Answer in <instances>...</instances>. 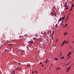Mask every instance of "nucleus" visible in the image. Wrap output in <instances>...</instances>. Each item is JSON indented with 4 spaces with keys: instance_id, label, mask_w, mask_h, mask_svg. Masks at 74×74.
<instances>
[{
    "instance_id": "nucleus-36",
    "label": "nucleus",
    "mask_w": 74,
    "mask_h": 74,
    "mask_svg": "<svg viewBox=\"0 0 74 74\" xmlns=\"http://www.w3.org/2000/svg\"><path fill=\"white\" fill-rule=\"evenodd\" d=\"M8 52H10V50H8Z\"/></svg>"
},
{
    "instance_id": "nucleus-55",
    "label": "nucleus",
    "mask_w": 74,
    "mask_h": 74,
    "mask_svg": "<svg viewBox=\"0 0 74 74\" xmlns=\"http://www.w3.org/2000/svg\"><path fill=\"white\" fill-rule=\"evenodd\" d=\"M62 26H64V25H62Z\"/></svg>"
},
{
    "instance_id": "nucleus-18",
    "label": "nucleus",
    "mask_w": 74,
    "mask_h": 74,
    "mask_svg": "<svg viewBox=\"0 0 74 74\" xmlns=\"http://www.w3.org/2000/svg\"><path fill=\"white\" fill-rule=\"evenodd\" d=\"M11 45H12V44H10L9 45V46H11Z\"/></svg>"
},
{
    "instance_id": "nucleus-7",
    "label": "nucleus",
    "mask_w": 74,
    "mask_h": 74,
    "mask_svg": "<svg viewBox=\"0 0 74 74\" xmlns=\"http://www.w3.org/2000/svg\"><path fill=\"white\" fill-rule=\"evenodd\" d=\"M73 8H71L70 9V10L69 11H71L72 10H73Z\"/></svg>"
},
{
    "instance_id": "nucleus-10",
    "label": "nucleus",
    "mask_w": 74,
    "mask_h": 74,
    "mask_svg": "<svg viewBox=\"0 0 74 74\" xmlns=\"http://www.w3.org/2000/svg\"><path fill=\"white\" fill-rule=\"evenodd\" d=\"M62 20V18H60L59 20V21H61Z\"/></svg>"
},
{
    "instance_id": "nucleus-43",
    "label": "nucleus",
    "mask_w": 74,
    "mask_h": 74,
    "mask_svg": "<svg viewBox=\"0 0 74 74\" xmlns=\"http://www.w3.org/2000/svg\"><path fill=\"white\" fill-rule=\"evenodd\" d=\"M34 40H36V38H34Z\"/></svg>"
},
{
    "instance_id": "nucleus-21",
    "label": "nucleus",
    "mask_w": 74,
    "mask_h": 74,
    "mask_svg": "<svg viewBox=\"0 0 74 74\" xmlns=\"http://www.w3.org/2000/svg\"><path fill=\"white\" fill-rule=\"evenodd\" d=\"M60 69V68H58L57 69V70H59Z\"/></svg>"
},
{
    "instance_id": "nucleus-2",
    "label": "nucleus",
    "mask_w": 74,
    "mask_h": 74,
    "mask_svg": "<svg viewBox=\"0 0 74 74\" xmlns=\"http://www.w3.org/2000/svg\"><path fill=\"white\" fill-rule=\"evenodd\" d=\"M54 59H55V60H58V58H54Z\"/></svg>"
},
{
    "instance_id": "nucleus-46",
    "label": "nucleus",
    "mask_w": 74,
    "mask_h": 74,
    "mask_svg": "<svg viewBox=\"0 0 74 74\" xmlns=\"http://www.w3.org/2000/svg\"><path fill=\"white\" fill-rule=\"evenodd\" d=\"M32 43V42H30V43H29L30 44H31Z\"/></svg>"
},
{
    "instance_id": "nucleus-59",
    "label": "nucleus",
    "mask_w": 74,
    "mask_h": 74,
    "mask_svg": "<svg viewBox=\"0 0 74 74\" xmlns=\"http://www.w3.org/2000/svg\"><path fill=\"white\" fill-rule=\"evenodd\" d=\"M10 51H11V49H10Z\"/></svg>"
},
{
    "instance_id": "nucleus-15",
    "label": "nucleus",
    "mask_w": 74,
    "mask_h": 74,
    "mask_svg": "<svg viewBox=\"0 0 74 74\" xmlns=\"http://www.w3.org/2000/svg\"><path fill=\"white\" fill-rule=\"evenodd\" d=\"M67 26V24H66L64 26L65 27H66Z\"/></svg>"
},
{
    "instance_id": "nucleus-26",
    "label": "nucleus",
    "mask_w": 74,
    "mask_h": 74,
    "mask_svg": "<svg viewBox=\"0 0 74 74\" xmlns=\"http://www.w3.org/2000/svg\"><path fill=\"white\" fill-rule=\"evenodd\" d=\"M68 18H67L66 20V21H67V20H68Z\"/></svg>"
},
{
    "instance_id": "nucleus-32",
    "label": "nucleus",
    "mask_w": 74,
    "mask_h": 74,
    "mask_svg": "<svg viewBox=\"0 0 74 74\" xmlns=\"http://www.w3.org/2000/svg\"><path fill=\"white\" fill-rule=\"evenodd\" d=\"M69 64H70V63H68L67 64H66V65H69Z\"/></svg>"
},
{
    "instance_id": "nucleus-39",
    "label": "nucleus",
    "mask_w": 74,
    "mask_h": 74,
    "mask_svg": "<svg viewBox=\"0 0 74 74\" xmlns=\"http://www.w3.org/2000/svg\"><path fill=\"white\" fill-rule=\"evenodd\" d=\"M66 5L64 6V7H66Z\"/></svg>"
},
{
    "instance_id": "nucleus-44",
    "label": "nucleus",
    "mask_w": 74,
    "mask_h": 74,
    "mask_svg": "<svg viewBox=\"0 0 74 74\" xmlns=\"http://www.w3.org/2000/svg\"><path fill=\"white\" fill-rule=\"evenodd\" d=\"M52 40H53V37H52Z\"/></svg>"
},
{
    "instance_id": "nucleus-56",
    "label": "nucleus",
    "mask_w": 74,
    "mask_h": 74,
    "mask_svg": "<svg viewBox=\"0 0 74 74\" xmlns=\"http://www.w3.org/2000/svg\"><path fill=\"white\" fill-rule=\"evenodd\" d=\"M58 26V25H56V27H57Z\"/></svg>"
},
{
    "instance_id": "nucleus-19",
    "label": "nucleus",
    "mask_w": 74,
    "mask_h": 74,
    "mask_svg": "<svg viewBox=\"0 0 74 74\" xmlns=\"http://www.w3.org/2000/svg\"><path fill=\"white\" fill-rule=\"evenodd\" d=\"M42 64V62H40L39 63V64Z\"/></svg>"
},
{
    "instance_id": "nucleus-4",
    "label": "nucleus",
    "mask_w": 74,
    "mask_h": 74,
    "mask_svg": "<svg viewBox=\"0 0 74 74\" xmlns=\"http://www.w3.org/2000/svg\"><path fill=\"white\" fill-rule=\"evenodd\" d=\"M56 13H53V14L52 15V16H53L54 14H56Z\"/></svg>"
},
{
    "instance_id": "nucleus-11",
    "label": "nucleus",
    "mask_w": 74,
    "mask_h": 74,
    "mask_svg": "<svg viewBox=\"0 0 74 74\" xmlns=\"http://www.w3.org/2000/svg\"><path fill=\"white\" fill-rule=\"evenodd\" d=\"M53 14V12H51V13H50V14L52 16V15Z\"/></svg>"
},
{
    "instance_id": "nucleus-13",
    "label": "nucleus",
    "mask_w": 74,
    "mask_h": 74,
    "mask_svg": "<svg viewBox=\"0 0 74 74\" xmlns=\"http://www.w3.org/2000/svg\"><path fill=\"white\" fill-rule=\"evenodd\" d=\"M67 34V32H65L64 34V36L66 35Z\"/></svg>"
},
{
    "instance_id": "nucleus-42",
    "label": "nucleus",
    "mask_w": 74,
    "mask_h": 74,
    "mask_svg": "<svg viewBox=\"0 0 74 74\" xmlns=\"http://www.w3.org/2000/svg\"><path fill=\"white\" fill-rule=\"evenodd\" d=\"M42 66H44V64H42Z\"/></svg>"
},
{
    "instance_id": "nucleus-35",
    "label": "nucleus",
    "mask_w": 74,
    "mask_h": 74,
    "mask_svg": "<svg viewBox=\"0 0 74 74\" xmlns=\"http://www.w3.org/2000/svg\"><path fill=\"white\" fill-rule=\"evenodd\" d=\"M69 55H70L69 54H68L67 55V56H69Z\"/></svg>"
},
{
    "instance_id": "nucleus-22",
    "label": "nucleus",
    "mask_w": 74,
    "mask_h": 74,
    "mask_svg": "<svg viewBox=\"0 0 74 74\" xmlns=\"http://www.w3.org/2000/svg\"><path fill=\"white\" fill-rule=\"evenodd\" d=\"M62 52H61V53H60V55H62Z\"/></svg>"
},
{
    "instance_id": "nucleus-29",
    "label": "nucleus",
    "mask_w": 74,
    "mask_h": 74,
    "mask_svg": "<svg viewBox=\"0 0 74 74\" xmlns=\"http://www.w3.org/2000/svg\"><path fill=\"white\" fill-rule=\"evenodd\" d=\"M18 64H19V65H20V64H21L20 63H18Z\"/></svg>"
},
{
    "instance_id": "nucleus-25",
    "label": "nucleus",
    "mask_w": 74,
    "mask_h": 74,
    "mask_svg": "<svg viewBox=\"0 0 74 74\" xmlns=\"http://www.w3.org/2000/svg\"><path fill=\"white\" fill-rule=\"evenodd\" d=\"M67 8H66V10H68V6H67Z\"/></svg>"
},
{
    "instance_id": "nucleus-51",
    "label": "nucleus",
    "mask_w": 74,
    "mask_h": 74,
    "mask_svg": "<svg viewBox=\"0 0 74 74\" xmlns=\"http://www.w3.org/2000/svg\"><path fill=\"white\" fill-rule=\"evenodd\" d=\"M66 6H67V5H66Z\"/></svg>"
},
{
    "instance_id": "nucleus-58",
    "label": "nucleus",
    "mask_w": 74,
    "mask_h": 74,
    "mask_svg": "<svg viewBox=\"0 0 74 74\" xmlns=\"http://www.w3.org/2000/svg\"><path fill=\"white\" fill-rule=\"evenodd\" d=\"M74 0H73L72 1H74Z\"/></svg>"
},
{
    "instance_id": "nucleus-45",
    "label": "nucleus",
    "mask_w": 74,
    "mask_h": 74,
    "mask_svg": "<svg viewBox=\"0 0 74 74\" xmlns=\"http://www.w3.org/2000/svg\"><path fill=\"white\" fill-rule=\"evenodd\" d=\"M50 42H51L52 41L51 40H50Z\"/></svg>"
},
{
    "instance_id": "nucleus-24",
    "label": "nucleus",
    "mask_w": 74,
    "mask_h": 74,
    "mask_svg": "<svg viewBox=\"0 0 74 74\" xmlns=\"http://www.w3.org/2000/svg\"><path fill=\"white\" fill-rule=\"evenodd\" d=\"M34 73V71H32V74H33V73Z\"/></svg>"
},
{
    "instance_id": "nucleus-57",
    "label": "nucleus",
    "mask_w": 74,
    "mask_h": 74,
    "mask_svg": "<svg viewBox=\"0 0 74 74\" xmlns=\"http://www.w3.org/2000/svg\"><path fill=\"white\" fill-rule=\"evenodd\" d=\"M52 66V64H51V66Z\"/></svg>"
},
{
    "instance_id": "nucleus-12",
    "label": "nucleus",
    "mask_w": 74,
    "mask_h": 74,
    "mask_svg": "<svg viewBox=\"0 0 74 74\" xmlns=\"http://www.w3.org/2000/svg\"><path fill=\"white\" fill-rule=\"evenodd\" d=\"M64 59V57H62L61 58V59Z\"/></svg>"
},
{
    "instance_id": "nucleus-17",
    "label": "nucleus",
    "mask_w": 74,
    "mask_h": 74,
    "mask_svg": "<svg viewBox=\"0 0 74 74\" xmlns=\"http://www.w3.org/2000/svg\"><path fill=\"white\" fill-rule=\"evenodd\" d=\"M27 66H29V67H30V65H27Z\"/></svg>"
},
{
    "instance_id": "nucleus-31",
    "label": "nucleus",
    "mask_w": 74,
    "mask_h": 74,
    "mask_svg": "<svg viewBox=\"0 0 74 74\" xmlns=\"http://www.w3.org/2000/svg\"><path fill=\"white\" fill-rule=\"evenodd\" d=\"M70 58V56H69V58Z\"/></svg>"
},
{
    "instance_id": "nucleus-33",
    "label": "nucleus",
    "mask_w": 74,
    "mask_h": 74,
    "mask_svg": "<svg viewBox=\"0 0 74 74\" xmlns=\"http://www.w3.org/2000/svg\"><path fill=\"white\" fill-rule=\"evenodd\" d=\"M19 68H17V69H16V70H18V69H19Z\"/></svg>"
},
{
    "instance_id": "nucleus-60",
    "label": "nucleus",
    "mask_w": 74,
    "mask_h": 74,
    "mask_svg": "<svg viewBox=\"0 0 74 74\" xmlns=\"http://www.w3.org/2000/svg\"><path fill=\"white\" fill-rule=\"evenodd\" d=\"M73 43H74V41L73 42Z\"/></svg>"
},
{
    "instance_id": "nucleus-34",
    "label": "nucleus",
    "mask_w": 74,
    "mask_h": 74,
    "mask_svg": "<svg viewBox=\"0 0 74 74\" xmlns=\"http://www.w3.org/2000/svg\"><path fill=\"white\" fill-rule=\"evenodd\" d=\"M64 43H64V42H63L62 44L63 45H64Z\"/></svg>"
},
{
    "instance_id": "nucleus-1",
    "label": "nucleus",
    "mask_w": 74,
    "mask_h": 74,
    "mask_svg": "<svg viewBox=\"0 0 74 74\" xmlns=\"http://www.w3.org/2000/svg\"><path fill=\"white\" fill-rule=\"evenodd\" d=\"M70 67H69V68H68L66 70V72H68V71L70 70Z\"/></svg>"
},
{
    "instance_id": "nucleus-52",
    "label": "nucleus",
    "mask_w": 74,
    "mask_h": 74,
    "mask_svg": "<svg viewBox=\"0 0 74 74\" xmlns=\"http://www.w3.org/2000/svg\"><path fill=\"white\" fill-rule=\"evenodd\" d=\"M13 74H15V73H13Z\"/></svg>"
},
{
    "instance_id": "nucleus-47",
    "label": "nucleus",
    "mask_w": 74,
    "mask_h": 74,
    "mask_svg": "<svg viewBox=\"0 0 74 74\" xmlns=\"http://www.w3.org/2000/svg\"><path fill=\"white\" fill-rule=\"evenodd\" d=\"M65 27V26H64L63 27V28H64V27Z\"/></svg>"
},
{
    "instance_id": "nucleus-50",
    "label": "nucleus",
    "mask_w": 74,
    "mask_h": 74,
    "mask_svg": "<svg viewBox=\"0 0 74 74\" xmlns=\"http://www.w3.org/2000/svg\"><path fill=\"white\" fill-rule=\"evenodd\" d=\"M64 21L62 22H64Z\"/></svg>"
},
{
    "instance_id": "nucleus-14",
    "label": "nucleus",
    "mask_w": 74,
    "mask_h": 74,
    "mask_svg": "<svg viewBox=\"0 0 74 74\" xmlns=\"http://www.w3.org/2000/svg\"><path fill=\"white\" fill-rule=\"evenodd\" d=\"M48 62V60H47L46 61L45 63H47V62Z\"/></svg>"
},
{
    "instance_id": "nucleus-6",
    "label": "nucleus",
    "mask_w": 74,
    "mask_h": 74,
    "mask_svg": "<svg viewBox=\"0 0 74 74\" xmlns=\"http://www.w3.org/2000/svg\"><path fill=\"white\" fill-rule=\"evenodd\" d=\"M30 42H32V43H33V41H29Z\"/></svg>"
},
{
    "instance_id": "nucleus-41",
    "label": "nucleus",
    "mask_w": 74,
    "mask_h": 74,
    "mask_svg": "<svg viewBox=\"0 0 74 74\" xmlns=\"http://www.w3.org/2000/svg\"><path fill=\"white\" fill-rule=\"evenodd\" d=\"M53 37V34H52V37Z\"/></svg>"
},
{
    "instance_id": "nucleus-30",
    "label": "nucleus",
    "mask_w": 74,
    "mask_h": 74,
    "mask_svg": "<svg viewBox=\"0 0 74 74\" xmlns=\"http://www.w3.org/2000/svg\"><path fill=\"white\" fill-rule=\"evenodd\" d=\"M65 4H66V5L67 4V2H66V3Z\"/></svg>"
},
{
    "instance_id": "nucleus-40",
    "label": "nucleus",
    "mask_w": 74,
    "mask_h": 74,
    "mask_svg": "<svg viewBox=\"0 0 74 74\" xmlns=\"http://www.w3.org/2000/svg\"><path fill=\"white\" fill-rule=\"evenodd\" d=\"M53 32H53H53H52V34H53Z\"/></svg>"
},
{
    "instance_id": "nucleus-27",
    "label": "nucleus",
    "mask_w": 74,
    "mask_h": 74,
    "mask_svg": "<svg viewBox=\"0 0 74 74\" xmlns=\"http://www.w3.org/2000/svg\"><path fill=\"white\" fill-rule=\"evenodd\" d=\"M58 41V39H57L56 40V42H57V41Z\"/></svg>"
},
{
    "instance_id": "nucleus-48",
    "label": "nucleus",
    "mask_w": 74,
    "mask_h": 74,
    "mask_svg": "<svg viewBox=\"0 0 74 74\" xmlns=\"http://www.w3.org/2000/svg\"><path fill=\"white\" fill-rule=\"evenodd\" d=\"M69 16H67V18H69Z\"/></svg>"
},
{
    "instance_id": "nucleus-54",
    "label": "nucleus",
    "mask_w": 74,
    "mask_h": 74,
    "mask_svg": "<svg viewBox=\"0 0 74 74\" xmlns=\"http://www.w3.org/2000/svg\"><path fill=\"white\" fill-rule=\"evenodd\" d=\"M29 48V47H27V48Z\"/></svg>"
},
{
    "instance_id": "nucleus-20",
    "label": "nucleus",
    "mask_w": 74,
    "mask_h": 74,
    "mask_svg": "<svg viewBox=\"0 0 74 74\" xmlns=\"http://www.w3.org/2000/svg\"><path fill=\"white\" fill-rule=\"evenodd\" d=\"M14 72H15V71H14L12 73V74H13V73H14Z\"/></svg>"
},
{
    "instance_id": "nucleus-49",
    "label": "nucleus",
    "mask_w": 74,
    "mask_h": 74,
    "mask_svg": "<svg viewBox=\"0 0 74 74\" xmlns=\"http://www.w3.org/2000/svg\"><path fill=\"white\" fill-rule=\"evenodd\" d=\"M70 15V13H69V14H68V15Z\"/></svg>"
},
{
    "instance_id": "nucleus-8",
    "label": "nucleus",
    "mask_w": 74,
    "mask_h": 74,
    "mask_svg": "<svg viewBox=\"0 0 74 74\" xmlns=\"http://www.w3.org/2000/svg\"><path fill=\"white\" fill-rule=\"evenodd\" d=\"M72 53L71 52H70L68 54L70 55H71Z\"/></svg>"
},
{
    "instance_id": "nucleus-38",
    "label": "nucleus",
    "mask_w": 74,
    "mask_h": 74,
    "mask_svg": "<svg viewBox=\"0 0 74 74\" xmlns=\"http://www.w3.org/2000/svg\"><path fill=\"white\" fill-rule=\"evenodd\" d=\"M19 70H21V68H19Z\"/></svg>"
},
{
    "instance_id": "nucleus-5",
    "label": "nucleus",
    "mask_w": 74,
    "mask_h": 74,
    "mask_svg": "<svg viewBox=\"0 0 74 74\" xmlns=\"http://www.w3.org/2000/svg\"><path fill=\"white\" fill-rule=\"evenodd\" d=\"M74 7V4H72L71 8H73Z\"/></svg>"
},
{
    "instance_id": "nucleus-9",
    "label": "nucleus",
    "mask_w": 74,
    "mask_h": 74,
    "mask_svg": "<svg viewBox=\"0 0 74 74\" xmlns=\"http://www.w3.org/2000/svg\"><path fill=\"white\" fill-rule=\"evenodd\" d=\"M66 42V40H64V42H63L64 43H65V42Z\"/></svg>"
},
{
    "instance_id": "nucleus-23",
    "label": "nucleus",
    "mask_w": 74,
    "mask_h": 74,
    "mask_svg": "<svg viewBox=\"0 0 74 74\" xmlns=\"http://www.w3.org/2000/svg\"><path fill=\"white\" fill-rule=\"evenodd\" d=\"M35 71L36 74H37V73H38L37 72V71H36V70H35Z\"/></svg>"
},
{
    "instance_id": "nucleus-37",
    "label": "nucleus",
    "mask_w": 74,
    "mask_h": 74,
    "mask_svg": "<svg viewBox=\"0 0 74 74\" xmlns=\"http://www.w3.org/2000/svg\"><path fill=\"white\" fill-rule=\"evenodd\" d=\"M61 45V46H63V44H62V45Z\"/></svg>"
},
{
    "instance_id": "nucleus-3",
    "label": "nucleus",
    "mask_w": 74,
    "mask_h": 74,
    "mask_svg": "<svg viewBox=\"0 0 74 74\" xmlns=\"http://www.w3.org/2000/svg\"><path fill=\"white\" fill-rule=\"evenodd\" d=\"M65 16H64L63 17H62V20H63L64 19Z\"/></svg>"
},
{
    "instance_id": "nucleus-53",
    "label": "nucleus",
    "mask_w": 74,
    "mask_h": 74,
    "mask_svg": "<svg viewBox=\"0 0 74 74\" xmlns=\"http://www.w3.org/2000/svg\"><path fill=\"white\" fill-rule=\"evenodd\" d=\"M54 16H56V15L55 14V15H54Z\"/></svg>"
},
{
    "instance_id": "nucleus-28",
    "label": "nucleus",
    "mask_w": 74,
    "mask_h": 74,
    "mask_svg": "<svg viewBox=\"0 0 74 74\" xmlns=\"http://www.w3.org/2000/svg\"><path fill=\"white\" fill-rule=\"evenodd\" d=\"M69 42V41H67L65 43L66 44H67V42Z\"/></svg>"
},
{
    "instance_id": "nucleus-16",
    "label": "nucleus",
    "mask_w": 74,
    "mask_h": 74,
    "mask_svg": "<svg viewBox=\"0 0 74 74\" xmlns=\"http://www.w3.org/2000/svg\"><path fill=\"white\" fill-rule=\"evenodd\" d=\"M63 23V21H62V23L60 24V25H61L62 24V23Z\"/></svg>"
}]
</instances>
